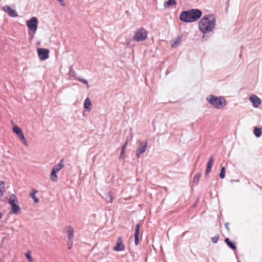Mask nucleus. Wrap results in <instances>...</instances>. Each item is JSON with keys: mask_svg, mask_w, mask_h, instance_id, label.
<instances>
[{"mask_svg": "<svg viewBox=\"0 0 262 262\" xmlns=\"http://www.w3.org/2000/svg\"><path fill=\"white\" fill-rule=\"evenodd\" d=\"M219 239V236H214L211 238V241L214 243H216Z\"/></svg>", "mask_w": 262, "mask_h": 262, "instance_id": "33", "label": "nucleus"}, {"mask_svg": "<svg viewBox=\"0 0 262 262\" xmlns=\"http://www.w3.org/2000/svg\"><path fill=\"white\" fill-rule=\"evenodd\" d=\"M124 152V150H121V154H120L121 157L123 156Z\"/></svg>", "mask_w": 262, "mask_h": 262, "instance_id": "38", "label": "nucleus"}, {"mask_svg": "<svg viewBox=\"0 0 262 262\" xmlns=\"http://www.w3.org/2000/svg\"><path fill=\"white\" fill-rule=\"evenodd\" d=\"M36 33H33L31 31H28V35H29V38L30 40H32L33 37L34 35Z\"/></svg>", "mask_w": 262, "mask_h": 262, "instance_id": "32", "label": "nucleus"}, {"mask_svg": "<svg viewBox=\"0 0 262 262\" xmlns=\"http://www.w3.org/2000/svg\"><path fill=\"white\" fill-rule=\"evenodd\" d=\"M183 35L179 34L174 39L170 40L171 48H175L179 46L182 40Z\"/></svg>", "mask_w": 262, "mask_h": 262, "instance_id": "11", "label": "nucleus"}, {"mask_svg": "<svg viewBox=\"0 0 262 262\" xmlns=\"http://www.w3.org/2000/svg\"><path fill=\"white\" fill-rule=\"evenodd\" d=\"M245 98H259V97L257 95L252 94L250 95L247 94V96L245 97Z\"/></svg>", "mask_w": 262, "mask_h": 262, "instance_id": "31", "label": "nucleus"}, {"mask_svg": "<svg viewBox=\"0 0 262 262\" xmlns=\"http://www.w3.org/2000/svg\"><path fill=\"white\" fill-rule=\"evenodd\" d=\"M37 53L39 59L41 61H45L49 57L50 51L48 49L42 48H37Z\"/></svg>", "mask_w": 262, "mask_h": 262, "instance_id": "6", "label": "nucleus"}, {"mask_svg": "<svg viewBox=\"0 0 262 262\" xmlns=\"http://www.w3.org/2000/svg\"><path fill=\"white\" fill-rule=\"evenodd\" d=\"M68 248L69 249H71L73 246V241H68Z\"/></svg>", "mask_w": 262, "mask_h": 262, "instance_id": "34", "label": "nucleus"}, {"mask_svg": "<svg viewBox=\"0 0 262 262\" xmlns=\"http://www.w3.org/2000/svg\"><path fill=\"white\" fill-rule=\"evenodd\" d=\"M254 134L256 137H260L261 134V128L255 127L254 130Z\"/></svg>", "mask_w": 262, "mask_h": 262, "instance_id": "24", "label": "nucleus"}, {"mask_svg": "<svg viewBox=\"0 0 262 262\" xmlns=\"http://www.w3.org/2000/svg\"><path fill=\"white\" fill-rule=\"evenodd\" d=\"M226 243L227 244V245L230 247L233 250H235L236 249V247L234 245V244L232 243L230 239L228 238H226L225 240Z\"/></svg>", "mask_w": 262, "mask_h": 262, "instance_id": "22", "label": "nucleus"}, {"mask_svg": "<svg viewBox=\"0 0 262 262\" xmlns=\"http://www.w3.org/2000/svg\"><path fill=\"white\" fill-rule=\"evenodd\" d=\"M213 161H214V160H213V156H211L210 157L209 161H208L207 165V168H206V172H205L206 174H208L210 172V171L211 170V168H212V165L213 163Z\"/></svg>", "mask_w": 262, "mask_h": 262, "instance_id": "14", "label": "nucleus"}, {"mask_svg": "<svg viewBox=\"0 0 262 262\" xmlns=\"http://www.w3.org/2000/svg\"><path fill=\"white\" fill-rule=\"evenodd\" d=\"M177 5L176 0H167L164 2V7L165 9L167 8L172 6H175Z\"/></svg>", "mask_w": 262, "mask_h": 262, "instance_id": "15", "label": "nucleus"}, {"mask_svg": "<svg viewBox=\"0 0 262 262\" xmlns=\"http://www.w3.org/2000/svg\"><path fill=\"white\" fill-rule=\"evenodd\" d=\"M202 15L201 10L196 8L190 9L182 11L179 15L180 20L185 23H190L196 21Z\"/></svg>", "mask_w": 262, "mask_h": 262, "instance_id": "2", "label": "nucleus"}, {"mask_svg": "<svg viewBox=\"0 0 262 262\" xmlns=\"http://www.w3.org/2000/svg\"><path fill=\"white\" fill-rule=\"evenodd\" d=\"M140 225L139 223L137 224L136 226L135 232V244L138 245L139 243V235L140 231Z\"/></svg>", "mask_w": 262, "mask_h": 262, "instance_id": "13", "label": "nucleus"}, {"mask_svg": "<svg viewBox=\"0 0 262 262\" xmlns=\"http://www.w3.org/2000/svg\"><path fill=\"white\" fill-rule=\"evenodd\" d=\"M210 104L217 108H223L226 104L225 99H208Z\"/></svg>", "mask_w": 262, "mask_h": 262, "instance_id": "7", "label": "nucleus"}, {"mask_svg": "<svg viewBox=\"0 0 262 262\" xmlns=\"http://www.w3.org/2000/svg\"><path fill=\"white\" fill-rule=\"evenodd\" d=\"M57 172L52 170L51 175H50V179L53 182H56L58 179L56 173Z\"/></svg>", "mask_w": 262, "mask_h": 262, "instance_id": "21", "label": "nucleus"}, {"mask_svg": "<svg viewBox=\"0 0 262 262\" xmlns=\"http://www.w3.org/2000/svg\"><path fill=\"white\" fill-rule=\"evenodd\" d=\"M16 196L14 194L11 195L9 203L11 206V212L13 214H17L20 210V208L16 203Z\"/></svg>", "mask_w": 262, "mask_h": 262, "instance_id": "5", "label": "nucleus"}, {"mask_svg": "<svg viewBox=\"0 0 262 262\" xmlns=\"http://www.w3.org/2000/svg\"><path fill=\"white\" fill-rule=\"evenodd\" d=\"M37 192V191L35 189H32L31 190L30 196L34 200L35 203H37L39 202L38 199L36 196L35 194Z\"/></svg>", "mask_w": 262, "mask_h": 262, "instance_id": "20", "label": "nucleus"}, {"mask_svg": "<svg viewBox=\"0 0 262 262\" xmlns=\"http://www.w3.org/2000/svg\"><path fill=\"white\" fill-rule=\"evenodd\" d=\"M38 20L37 17L33 16L26 21L28 31L36 33L38 28Z\"/></svg>", "mask_w": 262, "mask_h": 262, "instance_id": "4", "label": "nucleus"}, {"mask_svg": "<svg viewBox=\"0 0 262 262\" xmlns=\"http://www.w3.org/2000/svg\"><path fill=\"white\" fill-rule=\"evenodd\" d=\"M254 107H257L261 103V99H250Z\"/></svg>", "mask_w": 262, "mask_h": 262, "instance_id": "23", "label": "nucleus"}, {"mask_svg": "<svg viewBox=\"0 0 262 262\" xmlns=\"http://www.w3.org/2000/svg\"><path fill=\"white\" fill-rule=\"evenodd\" d=\"M84 106L85 110L90 111L92 108V103L90 99H85L84 103Z\"/></svg>", "mask_w": 262, "mask_h": 262, "instance_id": "17", "label": "nucleus"}, {"mask_svg": "<svg viewBox=\"0 0 262 262\" xmlns=\"http://www.w3.org/2000/svg\"><path fill=\"white\" fill-rule=\"evenodd\" d=\"M110 197H111V201H110V202H112V200H113V198H112V196H111Z\"/></svg>", "mask_w": 262, "mask_h": 262, "instance_id": "40", "label": "nucleus"}, {"mask_svg": "<svg viewBox=\"0 0 262 262\" xmlns=\"http://www.w3.org/2000/svg\"><path fill=\"white\" fill-rule=\"evenodd\" d=\"M147 37V31L143 27L139 29L135 33L133 39L137 42L145 40Z\"/></svg>", "mask_w": 262, "mask_h": 262, "instance_id": "3", "label": "nucleus"}, {"mask_svg": "<svg viewBox=\"0 0 262 262\" xmlns=\"http://www.w3.org/2000/svg\"><path fill=\"white\" fill-rule=\"evenodd\" d=\"M65 230L66 233L68 235V240L69 241H73L74 238V229L71 226L66 227L65 228Z\"/></svg>", "mask_w": 262, "mask_h": 262, "instance_id": "12", "label": "nucleus"}, {"mask_svg": "<svg viewBox=\"0 0 262 262\" xmlns=\"http://www.w3.org/2000/svg\"><path fill=\"white\" fill-rule=\"evenodd\" d=\"M124 249L122 238L119 236L117 239L115 246L113 248V250L115 251H121L124 250Z\"/></svg>", "mask_w": 262, "mask_h": 262, "instance_id": "10", "label": "nucleus"}, {"mask_svg": "<svg viewBox=\"0 0 262 262\" xmlns=\"http://www.w3.org/2000/svg\"><path fill=\"white\" fill-rule=\"evenodd\" d=\"M3 10L10 17H16L18 16L16 11L15 9H12L10 6L5 5L3 7Z\"/></svg>", "mask_w": 262, "mask_h": 262, "instance_id": "9", "label": "nucleus"}, {"mask_svg": "<svg viewBox=\"0 0 262 262\" xmlns=\"http://www.w3.org/2000/svg\"><path fill=\"white\" fill-rule=\"evenodd\" d=\"M64 166V160H61L58 164L55 165L53 168L52 170L58 172Z\"/></svg>", "mask_w": 262, "mask_h": 262, "instance_id": "16", "label": "nucleus"}, {"mask_svg": "<svg viewBox=\"0 0 262 262\" xmlns=\"http://www.w3.org/2000/svg\"><path fill=\"white\" fill-rule=\"evenodd\" d=\"M3 214L1 212H0V219L2 217Z\"/></svg>", "mask_w": 262, "mask_h": 262, "instance_id": "39", "label": "nucleus"}, {"mask_svg": "<svg viewBox=\"0 0 262 262\" xmlns=\"http://www.w3.org/2000/svg\"><path fill=\"white\" fill-rule=\"evenodd\" d=\"M59 2H62V0H57Z\"/></svg>", "mask_w": 262, "mask_h": 262, "instance_id": "41", "label": "nucleus"}, {"mask_svg": "<svg viewBox=\"0 0 262 262\" xmlns=\"http://www.w3.org/2000/svg\"><path fill=\"white\" fill-rule=\"evenodd\" d=\"M78 81L82 82V83L88 85V81L86 79L83 78H79Z\"/></svg>", "mask_w": 262, "mask_h": 262, "instance_id": "30", "label": "nucleus"}, {"mask_svg": "<svg viewBox=\"0 0 262 262\" xmlns=\"http://www.w3.org/2000/svg\"><path fill=\"white\" fill-rule=\"evenodd\" d=\"M147 142L146 141H142L140 142L139 146L136 150V156L138 158L140 157L141 154L144 153L147 148Z\"/></svg>", "mask_w": 262, "mask_h": 262, "instance_id": "8", "label": "nucleus"}, {"mask_svg": "<svg viewBox=\"0 0 262 262\" xmlns=\"http://www.w3.org/2000/svg\"><path fill=\"white\" fill-rule=\"evenodd\" d=\"M18 137L21 140V141L23 142V143L25 144V145H26V146H28V143H27L26 140L25 139L24 134L23 133L22 134L19 135Z\"/></svg>", "mask_w": 262, "mask_h": 262, "instance_id": "25", "label": "nucleus"}, {"mask_svg": "<svg viewBox=\"0 0 262 262\" xmlns=\"http://www.w3.org/2000/svg\"><path fill=\"white\" fill-rule=\"evenodd\" d=\"M128 143V140H126L124 144L122 147V150H124L126 146H127Z\"/></svg>", "mask_w": 262, "mask_h": 262, "instance_id": "36", "label": "nucleus"}, {"mask_svg": "<svg viewBox=\"0 0 262 262\" xmlns=\"http://www.w3.org/2000/svg\"><path fill=\"white\" fill-rule=\"evenodd\" d=\"M5 190V183L4 181H0V198H2Z\"/></svg>", "mask_w": 262, "mask_h": 262, "instance_id": "19", "label": "nucleus"}, {"mask_svg": "<svg viewBox=\"0 0 262 262\" xmlns=\"http://www.w3.org/2000/svg\"><path fill=\"white\" fill-rule=\"evenodd\" d=\"M206 98H225L224 96H216L214 95L210 94L208 96H207Z\"/></svg>", "mask_w": 262, "mask_h": 262, "instance_id": "29", "label": "nucleus"}, {"mask_svg": "<svg viewBox=\"0 0 262 262\" xmlns=\"http://www.w3.org/2000/svg\"><path fill=\"white\" fill-rule=\"evenodd\" d=\"M201 173H197L193 178V182L195 183H198L201 177Z\"/></svg>", "mask_w": 262, "mask_h": 262, "instance_id": "26", "label": "nucleus"}, {"mask_svg": "<svg viewBox=\"0 0 262 262\" xmlns=\"http://www.w3.org/2000/svg\"><path fill=\"white\" fill-rule=\"evenodd\" d=\"M60 5L62 6H66V4L65 3L63 2V1L62 0V2H60Z\"/></svg>", "mask_w": 262, "mask_h": 262, "instance_id": "37", "label": "nucleus"}, {"mask_svg": "<svg viewBox=\"0 0 262 262\" xmlns=\"http://www.w3.org/2000/svg\"><path fill=\"white\" fill-rule=\"evenodd\" d=\"M229 3H230V0H227L226 2L225 5H226V10L228 9L229 6Z\"/></svg>", "mask_w": 262, "mask_h": 262, "instance_id": "35", "label": "nucleus"}, {"mask_svg": "<svg viewBox=\"0 0 262 262\" xmlns=\"http://www.w3.org/2000/svg\"><path fill=\"white\" fill-rule=\"evenodd\" d=\"M216 25V20L213 14L204 15L199 21V30L203 33L202 38L203 41H207L209 37L205 34L213 31Z\"/></svg>", "mask_w": 262, "mask_h": 262, "instance_id": "1", "label": "nucleus"}, {"mask_svg": "<svg viewBox=\"0 0 262 262\" xmlns=\"http://www.w3.org/2000/svg\"><path fill=\"white\" fill-rule=\"evenodd\" d=\"M225 168L224 167H222L220 177L221 179H224L225 177Z\"/></svg>", "mask_w": 262, "mask_h": 262, "instance_id": "27", "label": "nucleus"}, {"mask_svg": "<svg viewBox=\"0 0 262 262\" xmlns=\"http://www.w3.org/2000/svg\"><path fill=\"white\" fill-rule=\"evenodd\" d=\"M26 256L27 258V259H28V260L29 261V262H32L33 260H32V258L31 257V253L30 251H28L26 253Z\"/></svg>", "mask_w": 262, "mask_h": 262, "instance_id": "28", "label": "nucleus"}, {"mask_svg": "<svg viewBox=\"0 0 262 262\" xmlns=\"http://www.w3.org/2000/svg\"><path fill=\"white\" fill-rule=\"evenodd\" d=\"M13 132L18 136L23 133L21 128L16 125H14L13 127Z\"/></svg>", "mask_w": 262, "mask_h": 262, "instance_id": "18", "label": "nucleus"}]
</instances>
